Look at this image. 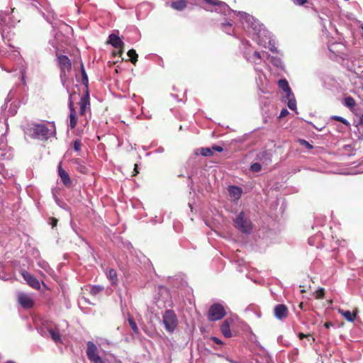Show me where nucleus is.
Instances as JSON below:
<instances>
[{"label": "nucleus", "instance_id": "f257e3e1", "mask_svg": "<svg viewBox=\"0 0 363 363\" xmlns=\"http://www.w3.org/2000/svg\"><path fill=\"white\" fill-rule=\"evenodd\" d=\"M209 5L215 7L211 11L220 13L223 17L220 20L218 27L228 35H234L233 25L235 20L240 21L245 30L258 45L276 52L277 48L269 32L263 24L260 23L252 16L243 12L231 9L229 6L218 0H203Z\"/></svg>", "mask_w": 363, "mask_h": 363}, {"label": "nucleus", "instance_id": "f03ea898", "mask_svg": "<svg viewBox=\"0 0 363 363\" xmlns=\"http://www.w3.org/2000/svg\"><path fill=\"white\" fill-rule=\"evenodd\" d=\"M240 50L242 52L243 57L247 61L255 65V70L259 73V77L261 78L262 69L260 65L263 62L260 53L256 50H253L251 45L245 40H241Z\"/></svg>", "mask_w": 363, "mask_h": 363}, {"label": "nucleus", "instance_id": "7ed1b4c3", "mask_svg": "<svg viewBox=\"0 0 363 363\" xmlns=\"http://www.w3.org/2000/svg\"><path fill=\"white\" fill-rule=\"evenodd\" d=\"M52 127V129H49L45 123H35L28 126L25 130V133L33 139L47 140L55 136L56 133L53 124Z\"/></svg>", "mask_w": 363, "mask_h": 363}, {"label": "nucleus", "instance_id": "20e7f679", "mask_svg": "<svg viewBox=\"0 0 363 363\" xmlns=\"http://www.w3.org/2000/svg\"><path fill=\"white\" fill-rule=\"evenodd\" d=\"M13 9L0 11V33L5 41L10 28L15 27L18 21L13 16Z\"/></svg>", "mask_w": 363, "mask_h": 363}, {"label": "nucleus", "instance_id": "39448f33", "mask_svg": "<svg viewBox=\"0 0 363 363\" xmlns=\"http://www.w3.org/2000/svg\"><path fill=\"white\" fill-rule=\"evenodd\" d=\"M234 226L242 233L250 234L252 231L253 224L250 216L245 211L240 212L233 219Z\"/></svg>", "mask_w": 363, "mask_h": 363}, {"label": "nucleus", "instance_id": "423d86ee", "mask_svg": "<svg viewBox=\"0 0 363 363\" xmlns=\"http://www.w3.org/2000/svg\"><path fill=\"white\" fill-rule=\"evenodd\" d=\"M178 323L177 315L173 310L167 309L164 311L162 313V324L168 333H173L177 329Z\"/></svg>", "mask_w": 363, "mask_h": 363}, {"label": "nucleus", "instance_id": "0eeeda50", "mask_svg": "<svg viewBox=\"0 0 363 363\" xmlns=\"http://www.w3.org/2000/svg\"><path fill=\"white\" fill-rule=\"evenodd\" d=\"M278 86L285 94V98L287 99V106L292 111H296V101L293 92L289 87V83L286 79H279Z\"/></svg>", "mask_w": 363, "mask_h": 363}, {"label": "nucleus", "instance_id": "6e6552de", "mask_svg": "<svg viewBox=\"0 0 363 363\" xmlns=\"http://www.w3.org/2000/svg\"><path fill=\"white\" fill-rule=\"evenodd\" d=\"M226 315L225 307L220 303L212 304L208 312V319L210 321H217L221 320Z\"/></svg>", "mask_w": 363, "mask_h": 363}, {"label": "nucleus", "instance_id": "1a4fd4ad", "mask_svg": "<svg viewBox=\"0 0 363 363\" xmlns=\"http://www.w3.org/2000/svg\"><path fill=\"white\" fill-rule=\"evenodd\" d=\"M86 353L91 363H104V360L99 354L98 347L93 342H87Z\"/></svg>", "mask_w": 363, "mask_h": 363}, {"label": "nucleus", "instance_id": "9d476101", "mask_svg": "<svg viewBox=\"0 0 363 363\" xmlns=\"http://www.w3.org/2000/svg\"><path fill=\"white\" fill-rule=\"evenodd\" d=\"M57 61L60 68V78L62 81L63 78L66 77L67 74L72 69L71 61L67 56L64 55H58Z\"/></svg>", "mask_w": 363, "mask_h": 363}, {"label": "nucleus", "instance_id": "9b49d317", "mask_svg": "<svg viewBox=\"0 0 363 363\" xmlns=\"http://www.w3.org/2000/svg\"><path fill=\"white\" fill-rule=\"evenodd\" d=\"M79 106L80 115H84L87 111L90 110L89 94L88 89H86L85 94L80 99Z\"/></svg>", "mask_w": 363, "mask_h": 363}, {"label": "nucleus", "instance_id": "f8f14e48", "mask_svg": "<svg viewBox=\"0 0 363 363\" xmlns=\"http://www.w3.org/2000/svg\"><path fill=\"white\" fill-rule=\"evenodd\" d=\"M69 124L70 128L73 129L75 128L77 123V118L76 111L74 107V103L72 99V94L69 96Z\"/></svg>", "mask_w": 363, "mask_h": 363}, {"label": "nucleus", "instance_id": "ddd939ff", "mask_svg": "<svg viewBox=\"0 0 363 363\" xmlns=\"http://www.w3.org/2000/svg\"><path fill=\"white\" fill-rule=\"evenodd\" d=\"M18 301L21 306L26 309L33 306V301L31 297L24 293H19L18 295Z\"/></svg>", "mask_w": 363, "mask_h": 363}, {"label": "nucleus", "instance_id": "4468645a", "mask_svg": "<svg viewBox=\"0 0 363 363\" xmlns=\"http://www.w3.org/2000/svg\"><path fill=\"white\" fill-rule=\"evenodd\" d=\"M21 274L30 286L35 289H39L40 288V281L34 276L26 271L22 272Z\"/></svg>", "mask_w": 363, "mask_h": 363}, {"label": "nucleus", "instance_id": "2eb2a0df", "mask_svg": "<svg viewBox=\"0 0 363 363\" xmlns=\"http://www.w3.org/2000/svg\"><path fill=\"white\" fill-rule=\"evenodd\" d=\"M288 313V308L284 304H278L274 307V316L279 320H282L286 318Z\"/></svg>", "mask_w": 363, "mask_h": 363}, {"label": "nucleus", "instance_id": "dca6fc26", "mask_svg": "<svg viewBox=\"0 0 363 363\" xmlns=\"http://www.w3.org/2000/svg\"><path fill=\"white\" fill-rule=\"evenodd\" d=\"M272 155L268 150H262L256 155V160L259 161L263 164L268 165L272 162Z\"/></svg>", "mask_w": 363, "mask_h": 363}, {"label": "nucleus", "instance_id": "f3484780", "mask_svg": "<svg viewBox=\"0 0 363 363\" xmlns=\"http://www.w3.org/2000/svg\"><path fill=\"white\" fill-rule=\"evenodd\" d=\"M232 323L233 320L231 318H227L220 325L221 333L225 337L229 338L232 336V333L230 330V325Z\"/></svg>", "mask_w": 363, "mask_h": 363}, {"label": "nucleus", "instance_id": "a211bd4d", "mask_svg": "<svg viewBox=\"0 0 363 363\" xmlns=\"http://www.w3.org/2000/svg\"><path fill=\"white\" fill-rule=\"evenodd\" d=\"M58 174L61 179L62 182L66 186H70L72 185V181L68 173L62 168L61 164L58 165Z\"/></svg>", "mask_w": 363, "mask_h": 363}, {"label": "nucleus", "instance_id": "6ab92c4d", "mask_svg": "<svg viewBox=\"0 0 363 363\" xmlns=\"http://www.w3.org/2000/svg\"><path fill=\"white\" fill-rule=\"evenodd\" d=\"M228 191L230 196L237 201L241 197L242 189L238 186L230 185L228 188Z\"/></svg>", "mask_w": 363, "mask_h": 363}, {"label": "nucleus", "instance_id": "aec40b11", "mask_svg": "<svg viewBox=\"0 0 363 363\" xmlns=\"http://www.w3.org/2000/svg\"><path fill=\"white\" fill-rule=\"evenodd\" d=\"M108 43L116 48H123L124 43L122 39L114 33L108 36Z\"/></svg>", "mask_w": 363, "mask_h": 363}, {"label": "nucleus", "instance_id": "412c9836", "mask_svg": "<svg viewBox=\"0 0 363 363\" xmlns=\"http://www.w3.org/2000/svg\"><path fill=\"white\" fill-rule=\"evenodd\" d=\"M38 266L41 268L46 274L49 275H52L55 272L54 270L50 267L49 264L45 262V260L40 259L37 262Z\"/></svg>", "mask_w": 363, "mask_h": 363}, {"label": "nucleus", "instance_id": "4be33fe9", "mask_svg": "<svg viewBox=\"0 0 363 363\" xmlns=\"http://www.w3.org/2000/svg\"><path fill=\"white\" fill-rule=\"evenodd\" d=\"M48 333L55 343H60L62 342L61 335L57 329L49 328Z\"/></svg>", "mask_w": 363, "mask_h": 363}, {"label": "nucleus", "instance_id": "5701e85b", "mask_svg": "<svg viewBox=\"0 0 363 363\" xmlns=\"http://www.w3.org/2000/svg\"><path fill=\"white\" fill-rule=\"evenodd\" d=\"M186 6L187 3L186 0H179L171 3V7L177 11H183Z\"/></svg>", "mask_w": 363, "mask_h": 363}, {"label": "nucleus", "instance_id": "b1692460", "mask_svg": "<svg viewBox=\"0 0 363 363\" xmlns=\"http://www.w3.org/2000/svg\"><path fill=\"white\" fill-rule=\"evenodd\" d=\"M107 277L111 281V282L113 285H116L117 284V282H118L117 272L115 269H109L108 272L107 273Z\"/></svg>", "mask_w": 363, "mask_h": 363}, {"label": "nucleus", "instance_id": "393cba45", "mask_svg": "<svg viewBox=\"0 0 363 363\" xmlns=\"http://www.w3.org/2000/svg\"><path fill=\"white\" fill-rule=\"evenodd\" d=\"M340 313L347 320L352 322L354 319V315L350 311H344L342 309L338 310Z\"/></svg>", "mask_w": 363, "mask_h": 363}, {"label": "nucleus", "instance_id": "a878e982", "mask_svg": "<svg viewBox=\"0 0 363 363\" xmlns=\"http://www.w3.org/2000/svg\"><path fill=\"white\" fill-rule=\"evenodd\" d=\"M199 152V154L205 157H209L213 155V150L210 147H201L200 149H198L196 151V154L198 155Z\"/></svg>", "mask_w": 363, "mask_h": 363}, {"label": "nucleus", "instance_id": "bb28decb", "mask_svg": "<svg viewBox=\"0 0 363 363\" xmlns=\"http://www.w3.org/2000/svg\"><path fill=\"white\" fill-rule=\"evenodd\" d=\"M344 105L347 108H352L356 106V102L352 96H347L344 99Z\"/></svg>", "mask_w": 363, "mask_h": 363}, {"label": "nucleus", "instance_id": "cd10ccee", "mask_svg": "<svg viewBox=\"0 0 363 363\" xmlns=\"http://www.w3.org/2000/svg\"><path fill=\"white\" fill-rule=\"evenodd\" d=\"M271 62L276 66L277 67L283 69H284V63L281 60L277 57H272L271 59Z\"/></svg>", "mask_w": 363, "mask_h": 363}, {"label": "nucleus", "instance_id": "c85d7f7f", "mask_svg": "<svg viewBox=\"0 0 363 363\" xmlns=\"http://www.w3.org/2000/svg\"><path fill=\"white\" fill-rule=\"evenodd\" d=\"M128 56L130 57V60L131 62L134 65H135L137 60H138V54L136 53V51L133 49H130L128 52Z\"/></svg>", "mask_w": 363, "mask_h": 363}, {"label": "nucleus", "instance_id": "c756f323", "mask_svg": "<svg viewBox=\"0 0 363 363\" xmlns=\"http://www.w3.org/2000/svg\"><path fill=\"white\" fill-rule=\"evenodd\" d=\"M80 68H81V73H82V83L87 87L88 83H89V79H88V76L86 73L83 63L81 64Z\"/></svg>", "mask_w": 363, "mask_h": 363}, {"label": "nucleus", "instance_id": "7c9ffc66", "mask_svg": "<svg viewBox=\"0 0 363 363\" xmlns=\"http://www.w3.org/2000/svg\"><path fill=\"white\" fill-rule=\"evenodd\" d=\"M262 169V165L259 162H253L250 167V170L252 172H259Z\"/></svg>", "mask_w": 363, "mask_h": 363}, {"label": "nucleus", "instance_id": "2f4dec72", "mask_svg": "<svg viewBox=\"0 0 363 363\" xmlns=\"http://www.w3.org/2000/svg\"><path fill=\"white\" fill-rule=\"evenodd\" d=\"M104 289V287L101 286H98V285H94V286H92L91 287V290H90V293L94 295V296H96L99 293H100L102 290Z\"/></svg>", "mask_w": 363, "mask_h": 363}, {"label": "nucleus", "instance_id": "473e14b6", "mask_svg": "<svg viewBox=\"0 0 363 363\" xmlns=\"http://www.w3.org/2000/svg\"><path fill=\"white\" fill-rule=\"evenodd\" d=\"M331 119L340 121L347 126L350 125V123L348 122V121L342 116H331Z\"/></svg>", "mask_w": 363, "mask_h": 363}, {"label": "nucleus", "instance_id": "72a5a7b5", "mask_svg": "<svg viewBox=\"0 0 363 363\" xmlns=\"http://www.w3.org/2000/svg\"><path fill=\"white\" fill-rule=\"evenodd\" d=\"M128 323L130 324V326L131 328V329L133 330V331L137 334L138 333V326H137V324L135 322V320L133 319V318H128Z\"/></svg>", "mask_w": 363, "mask_h": 363}, {"label": "nucleus", "instance_id": "f704fd0d", "mask_svg": "<svg viewBox=\"0 0 363 363\" xmlns=\"http://www.w3.org/2000/svg\"><path fill=\"white\" fill-rule=\"evenodd\" d=\"M20 73H21V80L22 83L25 85L26 84V69L24 67H21L20 68Z\"/></svg>", "mask_w": 363, "mask_h": 363}, {"label": "nucleus", "instance_id": "c9c22d12", "mask_svg": "<svg viewBox=\"0 0 363 363\" xmlns=\"http://www.w3.org/2000/svg\"><path fill=\"white\" fill-rule=\"evenodd\" d=\"M325 294V290L323 288H319L315 292V296L316 298H323Z\"/></svg>", "mask_w": 363, "mask_h": 363}, {"label": "nucleus", "instance_id": "e433bc0d", "mask_svg": "<svg viewBox=\"0 0 363 363\" xmlns=\"http://www.w3.org/2000/svg\"><path fill=\"white\" fill-rule=\"evenodd\" d=\"M82 143L80 140L76 139L73 143V147L74 151L79 152L81 150Z\"/></svg>", "mask_w": 363, "mask_h": 363}, {"label": "nucleus", "instance_id": "4c0bfd02", "mask_svg": "<svg viewBox=\"0 0 363 363\" xmlns=\"http://www.w3.org/2000/svg\"><path fill=\"white\" fill-rule=\"evenodd\" d=\"M9 112L10 116H14L17 112V106L16 104H11Z\"/></svg>", "mask_w": 363, "mask_h": 363}, {"label": "nucleus", "instance_id": "58836bf2", "mask_svg": "<svg viewBox=\"0 0 363 363\" xmlns=\"http://www.w3.org/2000/svg\"><path fill=\"white\" fill-rule=\"evenodd\" d=\"M321 235H317L315 238L311 237L308 238V244L310 245H315V240L320 239Z\"/></svg>", "mask_w": 363, "mask_h": 363}, {"label": "nucleus", "instance_id": "ea45409f", "mask_svg": "<svg viewBox=\"0 0 363 363\" xmlns=\"http://www.w3.org/2000/svg\"><path fill=\"white\" fill-rule=\"evenodd\" d=\"M299 143L301 145H303L305 147H306L307 149H312L313 148V145H311L308 141L305 140H299Z\"/></svg>", "mask_w": 363, "mask_h": 363}, {"label": "nucleus", "instance_id": "a19ab883", "mask_svg": "<svg viewBox=\"0 0 363 363\" xmlns=\"http://www.w3.org/2000/svg\"><path fill=\"white\" fill-rule=\"evenodd\" d=\"M288 114H289L288 110L286 108H283L279 113V118H284V117L286 116Z\"/></svg>", "mask_w": 363, "mask_h": 363}, {"label": "nucleus", "instance_id": "79ce46f5", "mask_svg": "<svg viewBox=\"0 0 363 363\" xmlns=\"http://www.w3.org/2000/svg\"><path fill=\"white\" fill-rule=\"evenodd\" d=\"M211 149L213 150V151H216V152H221L223 149L221 146H218V145H213Z\"/></svg>", "mask_w": 363, "mask_h": 363}, {"label": "nucleus", "instance_id": "37998d69", "mask_svg": "<svg viewBox=\"0 0 363 363\" xmlns=\"http://www.w3.org/2000/svg\"><path fill=\"white\" fill-rule=\"evenodd\" d=\"M293 2L299 6H302L307 2V0H292Z\"/></svg>", "mask_w": 363, "mask_h": 363}, {"label": "nucleus", "instance_id": "c03bdc74", "mask_svg": "<svg viewBox=\"0 0 363 363\" xmlns=\"http://www.w3.org/2000/svg\"><path fill=\"white\" fill-rule=\"evenodd\" d=\"M211 340L213 342L216 343V344H218V345H222L223 344V342L218 337H211Z\"/></svg>", "mask_w": 363, "mask_h": 363}, {"label": "nucleus", "instance_id": "a18cd8bd", "mask_svg": "<svg viewBox=\"0 0 363 363\" xmlns=\"http://www.w3.org/2000/svg\"><path fill=\"white\" fill-rule=\"evenodd\" d=\"M320 24H321V26L323 27V31H324V30L327 29L326 22L322 18H320Z\"/></svg>", "mask_w": 363, "mask_h": 363}, {"label": "nucleus", "instance_id": "49530a36", "mask_svg": "<svg viewBox=\"0 0 363 363\" xmlns=\"http://www.w3.org/2000/svg\"><path fill=\"white\" fill-rule=\"evenodd\" d=\"M164 151V147H159L158 148H157V149L155 150V152H157V153H162Z\"/></svg>", "mask_w": 363, "mask_h": 363}, {"label": "nucleus", "instance_id": "de8ad7c7", "mask_svg": "<svg viewBox=\"0 0 363 363\" xmlns=\"http://www.w3.org/2000/svg\"><path fill=\"white\" fill-rule=\"evenodd\" d=\"M333 326V324L331 323V322H326L325 324H324V327L325 328H329L330 327Z\"/></svg>", "mask_w": 363, "mask_h": 363}, {"label": "nucleus", "instance_id": "09e8293b", "mask_svg": "<svg viewBox=\"0 0 363 363\" xmlns=\"http://www.w3.org/2000/svg\"><path fill=\"white\" fill-rule=\"evenodd\" d=\"M0 67H1V68L3 70H5V71H6V72H9V73L12 72L13 71H15V70H16V69H11H11H6L4 65H0Z\"/></svg>", "mask_w": 363, "mask_h": 363}, {"label": "nucleus", "instance_id": "8fccbe9b", "mask_svg": "<svg viewBox=\"0 0 363 363\" xmlns=\"http://www.w3.org/2000/svg\"><path fill=\"white\" fill-rule=\"evenodd\" d=\"M57 223V220L56 218H52V223L51 225L52 227H55Z\"/></svg>", "mask_w": 363, "mask_h": 363}, {"label": "nucleus", "instance_id": "3c124183", "mask_svg": "<svg viewBox=\"0 0 363 363\" xmlns=\"http://www.w3.org/2000/svg\"><path fill=\"white\" fill-rule=\"evenodd\" d=\"M358 173H363V164H362L359 167V170L357 172Z\"/></svg>", "mask_w": 363, "mask_h": 363}, {"label": "nucleus", "instance_id": "603ef678", "mask_svg": "<svg viewBox=\"0 0 363 363\" xmlns=\"http://www.w3.org/2000/svg\"><path fill=\"white\" fill-rule=\"evenodd\" d=\"M80 172H82V173H85L86 172V167H80Z\"/></svg>", "mask_w": 363, "mask_h": 363}, {"label": "nucleus", "instance_id": "864d4df0", "mask_svg": "<svg viewBox=\"0 0 363 363\" xmlns=\"http://www.w3.org/2000/svg\"><path fill=\"white\" fill-rule=\"evenodd\" d=\"M226 359H227L228 362H230V363H238L237 361L233 360V359H230V358H228H228H226Z\"/></svg>", "mask_w": 363, "mask_h": 363}, {"label": "nucleus", "instance_id": "5fc2aeb1", "mask_svg": "<svg viewBox=\"0 0 363 363\" xmlns=\"http://www.w3.org/2000/svg\"><path fill=\"white\" fill-rule=\"evenodd\" d=\"M126 247H127L128 250H130V249H131V248L133 247V246H132L131 243H130V242H127V244H126Z\"/></svg>", "mask_w": 363, "mask_h": 363}, {"label": "nucleus", "instance_id": "6e6d98bb", "mask_svg": "<svg viewBox=\"0 0 363 363\" xmlns=\"http://www.w3.org/2000/svg\"><path fill=\"white\" fill-rule=\"evenodd\" d=\"M333 45H329V46H328V49H329V50H330V52H335V50H333Z\"/></svg>", "mask_w": 363, "mask_h": 363}, {"label": "nucleus", "instance_id": "4d7b16f0", "mask_svg": "<svg viewBox=\"0 0 363 363\" xmlns=\"http://www.w3.org/2000/svg\"><path fill=\"white\" fill-rule=\"evenodd\" d=\"M300 339H303V337H305L306 335H304L303 333H299L298 335Z\"/></svg>", "mask_w": 363, "mask_h": 363}, {"label": "nucleus", "instance_id": "13d9d810", "mask_svg": "<svg viewBox=\"0 0 363 363\" xmlns=\"http://www.w3.org/2000/svg\"><path fill=\"white\" fill-rule=\"evenodd\" d=\"M134 171L136 172L135 174L138 173V172L137 171V164H135Z\"/></svg>", "mask_w": 363, "mask_h": 363}, {"label": "nucleus", "instance_id": "bf43d9fd", "mask_svg": "<svg viewBox=\"0 0 363 363\" xmlns=\"http://www.w3.org/2000/svg\"><path fill=\"white\" fill-rule=\"evenodd\" d=\"M360 122L362 123H363V115H362V116L360 117Z\"/></svg>", "mask_w": 363, "mask_h": 363}, {"label": "nucleus", "instance_id": "052dcab7", "mask_svg": "<svg viewBox=\"0 0 363 363\" xmlns=\"http://www.w3.org/2000/svg\"><path fill=\"white\" fill-rule=\"evenodd\" d=\"M6 363H16L13 361H7Z\"/></svg>", "mask_w": 363, "mask_h": 363}, {"label": "nucleus", "instance_id": "680f3d73", "mask_svg": "<svg viewBox=\"0 0 363 363\" xmlns=\"http://www.w3.org/2000/svg\"><path fill=\"white\" fill-rule=\"evenodd\" d=\"M55 201H56L58 205H60V203H59V201H58V199H57V198H55Z\"/></svg>", "mask_w": 363, "mask_h": 363}, {"label": "nucleus", "instance_id": "e2e57ef3", "mask_svg": "<svg viewBox=\"0 0 363 363\" xmlns=\"http://www.w3.org/2000/svg\"><path fill=\"white\" fill-rule=\"evenodd\" d=\"M40 275H41L42 277H45V274H44V273H43L42 272H40Z\"/></svg>", "mask_w": 363, "mask_h": 363}, {"label": "nucleus", "instance_id": "0e129e2a", "mask_svg": "<svg viewBox=\"0 0 363 363\" xmlns=\"http://www.w3.org/2000/svg\"><path fill=\"white\" fill-rule=\"evenodd\" d=\"M121 307H123V301L121 298Z\"/></svg>", "mask_w": 363, "mask_h": 363}, {"label": "nucleus", "instance_id": "69168bd1", "mask_svg": "<svg viewBox=\"0 0 363 363\" xmlns=\"http://www.w3.org/2000/svg\"><path fill=\"white\" fill-rule=\"evenodd\" d=\"M189 206L190 208L192 210L191 204V203H189Z\"/></svg>", "mask_w": 363, "mask_h": 363}, {"label": "nucleus", "instance_id": "338daca9", "mask_svg": "<svg viewBox=\"0 0 363 363\" xmlns=\"http://www.w3.org/2000/svg\"><path fill=\"white\" fill-rule=\"evenodd\" d=\"M317 129H318V130H322V128L318 127V128H317Z\"/></svg>", "mask_w": 363, "mask_h": 363}, {"label": "nucleus", "instance_id": "774afa93", "mask_svg": "<svg viewBox=\"0 0 363 363\" xmlns=\"http://www.w3.org/2000/svg\"><path fill=\"white\" fill-rule=\"evenodd\" d=\"M361 28H362V31H363V25L361 26Z\"/></svg>", "mask_w": 363, "mask_h": 363}]
</instances>
